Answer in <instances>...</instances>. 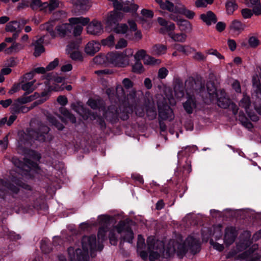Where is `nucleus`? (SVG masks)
Returning a JSON list of instances; mask_svg holds the SVG:
<instances>
[{
	"instance_id": "nucleus-5",
	"label": "nucleus",
	"mask_w": 261,
	"mask_h": 261,
	"mask_svg": "<svg viewBox=\"0 0 261 261\" xmlns=\"http://www.w3.org/2000/svg\"><path fill=\"white\" fill-rule=\"evenodd\" d=\"M173 244L176 249L175 253L179 259H182L189 250L192 254L195 255L201 250L198 241L191 236H189L183 242L176 241Z\"/></svg>"
},
{
	"instance_id": "nucleus-2",
	"label": "nucleus",
	"mask_w": 261,
	"mask_h": 261,
	"mask_svg": "<svg viewBox=\"0 0 261 261\" xmlns=\"http://www.w3.org/2000/svg\"><path fill=\"white\" fill-rule=\"evenodd\" d=\"M81 244L82 250L80 248H76L74 251V248L72 247H70L68 249L70 255L71 250L74 253L73 256H70V261H89V249L93 250L96 247V237L95 236H84L82 237Z\"/></svg>"
},
{
	"instance_id": "nucleus-33",
	"label": "nucleus",
	"mask_w": 261,
	"mask_h": 261,
	"mask_svg": "<svg viewBox=\"0 0 261 261\" xmlns=\"http://www.w3.org/2000/svg\"><path fill=\"white\" fill-rule=\"evenodd\" d=\"M17 29L18 31L21 30V27H20V22H18L17 20L11 21L8 23L6 26V31L9 32H14L17 31Z\"/></svg>"
},
{
	"instance_id": "nucleus-54",
	"label": "nucleus",
	"mask_w": 261,
	"mask_h": 261,
	"mask_svg": "<svg viewBox=\"0 0 261 261\" xmlns=\"http://www.w3.org/2000/svg\"><path fill=\"white\" fill-rule=\"evenodd\" d=\"M160 60L154 58L147 55L145 59H144V63L146 65H154L160 63Z\"/></svg>"
},
{
	"instance_id": "nucleus-34",
	"label": "nucleus",
	"mask_w": 261,
	"mask_h": 261,
	"mask_svg": "<svg viewBox=\"0 0 261 261\" xmlns=\"http://www.w3.org/2000/svg\"><path fill=\"white\" fill-rule=\"evenodd\" d=\"M179 29L182 31H189L191 30V24L190 22L186 19L181 18L177 23Z\"/></svg>"
},
{
	"instance_id": "nucleus-47",
	"label": "nucleus",
	"mask_w": 261,
	"mask_h": 261,
	"mask_svg": "<svg viewBox=\"0 0 261 261\" xmlns=\"http://www.w3.org/2000/svg\"><path fill=\"white\" fill-rule=\"evenodd\" d=\"M49 121L59 130H62L65 127L64 125L55 117H49Z\"/></svg>"
},
{
	"instance_id": "nucleus-29",
	"label": "nucleus",
	"mask_w": 261,
	"mask_h": 261,
	"mask_svg": "<svg viewBox=\"0 0 261 261\" xmlns=\"http://www.w3.org/2000/svg\"><path fill=\"white\" fill-rule=\"evenodd\" d=\"M252 86L255 96L259 99H261V83L260 80L253 77L252 79Z\"/></svg>"
},
{
	"instance_id": "nucleus-14",
	"label": "nucleus",
	"mask_w": 261,
	"mask_h": 261,
	"mask_svg": "<svg viewBox=\"0 0 261 261\" xmlns=\"http://www.w3.org/2000/svg\"><path fill=\"white\" fill-rule=\"evenodd\" d=\"M114 9L108 13L106 22L108 27L112 28L120 21L124 17L123 13Z\"/></svg>"
},
{
	"instance_id": "nucleus-49",
	"label": "nucleus",
	"mask_w": 261,
	"mask_h": 261,
	"mask_svg": "<svg viewBox=\"0 0 261 261\" xmlns=\"http://www.w3.org/2000/svg\"><path fill=\"white\" fill-rule=\"evenodd\" d=\"M68 54L70 55V57L72 60L74 61H82L83 57L81 52L78 50L71 51L68 50Z\"/></svg>"
},
{
	"instance_id": "nucleus-40",
	"label": "nucleus",
	"mask_w": 261,
	"mask_h": 261,
	"mask_svg": "<svg viewBox=\"0 0 261 261\" xmlns=\"http://www.w3.org/2000/svg\"><path fill=\"white\" fill-rule=\"evenodd\" d=\"M36 96L35 94L31 95L29 96H26V95H23V96L18 98L16 101L18 102L20 105H23L34 100L36 99Z\"/></svg>"
},
{
	"instance_id": "nucleus-3",
	"label": "nucleus",
	"mask_w": 261,
	"mask_h": 261,
	"mask_svg": "<svg viewBox=\"0 0 261 261\" xmlns=\"http://www.w3.org/2000/svg\"><path fill=\"white\" fill-rule=\"evenodd\" d=\"M207 92L211 101L215 103L222 109H228L231 103V100L224 89H217L214 82L208 81L206 85Z\"/></svg>"
},
{
	"instance_id": "nucleus-15",
	"label": "nucleus",
	"mask_w": 261,
	"mask_h": 261,
	"mask_svg": "<svg viewBox=\"0 0 261 261\" xmlns=\"http://www.w3.org/2000/svg\"><path fill=\"white\" fill-rule=\"evenodd\" d=\"M87 32L88 34L94 35H99L102 32V26L100 21L94 20L87 27Z\"/></svg>"
},
{
	"instance_id": "nucleus-35",
	"label": "nucleus",
	"mask_w": 261,
	"mask_h": 261,
	"mask_svg": "<svg viewBox=\"0 0 261 261\" xmlns=\"http://www.w3.org/2000/svg\"><path fill=\"white\" fill-rule=\"evenodd\" d=\"M109 230V227L100 226L97 232L98 239L100 240L102 242L106 241L107 239V233Z\"/></svg>"
},
{
	"instance_id": "nucleus-36",
	"label": "nucleus",
	"mask_w": 261,
	"mask_h": 261,
	"mask_svg": "<svg viewBox=\"0 0 261 261\" xmlns=\"http://www.w3.org/2000/svg\"><path fill=\"white\" fill-rule=\"evenodd\" d=\"M35 82V80L29 82H27L22 84L21 89L25 91L24 93V95H27L32 93L34 90L33 85Z\"/></svg>"
},
{
	"instance_id": "nucleus-45",
	"label": "nucleus",
	"mask_w": 261,
	"mask_h": 261,
	"mask_svg": "<svg viewBox=\"0 0 261 261\" xmlns=\"http://www.w3.org/2000/svg\"><path fill=\"white\" fill-rule=\"evenodd\" d=\"M132 71L137 74H141L144 71V67L141 61H136L132 65Z\"/></svg>"
},
{
	"instance_id": "nucleus-44",
	"label": "nucleus",
	"mask_w": 261,
	"mask_h": 261,
	"mask_svg": "<svg viewBox=\"0 0 261 261\" xmlns=\"http://www.w3.org/2000/svg\"><path fill=\"white\" fill-rule=\"evenodd\" d=\"M81 113L80 115L82 116L83 118L85 120L88 119L90 116H92L93 118V115H95L96 113L92 112L88 108H86L83 106L81 107Z\"/></svg>"
},
{
	"instance_id": "nucleus-55",
	"label": "nucleus",
	"mask_w": 261,
	"mask_h": 261,
	"mask_svg": "<svg viewBox=\"0 0 261 261\" xmlns=\"http://www.w3.org/2000/svg\"><path fill=\"white\" fill-rule=\"evenodd\" d=\"M146 56V53L145 50H139L134 55L135 61H141V60L144 61V59H145Z\"/></svg>"
},
{
	"instance_id": "nucleus-63",
	"label": "nucleus",
	"mask_w": 261,
	"mask_h": 261,
	"mask_svg": "<svg viewBox=\"0 0 261 261\" xmlns=\"http://www.w3.org/2000/svg\"><path fill=\"white\" fill-rule=\"evenodd\" d=\"M242 124L249 130L251 131L253 128V124L249 120V119L244 116L243 119L241 120Z\"/></svg>"
},
{
	"instance_id": "nucleus-53",
	"label": "nucleus",
	"mask_w": 261,
	"mask_h": 261,
	"mask_svg": "<svg viewBox=\"0 0 261 261\" xmlns=\"http://www.w3.org/2000/svg\"><path fill=\"white\" fill-rule=\"evenodd\" d=\"M115 42V37L113 35L111 34L106 39L101 40V44L103 46H113Z\"/></svg>"
},
{
	"instance_id": "nucleus-25",
	"label": "nucleus",
	"mask_w": 261,
	"mask_h": 261,
	"mask_svg": "<svg viewBox=\"0 0 261 261\" xmlns=\"http://www.w3.org/2000/svg\"><path fill=\"white\" fill-rule=\"evenodd\" d=\"M105 119L103 116H102L97 114L93 115V119L96 120V124L97 127L102 132H104L107 128V124Z\"/></svg>"
},
{
	"instance_id": "nucleus-24",
	"label": "nucleus",
	"mask_w": 261,
	"mask_h": 261,
	"mask_svg": "<svg viewBox=\"0 0 261 261\" xmlns=\"http://www.w3.org/2000/svg\"><path fill=\"white\" fill-rule=\"evenodd\" d=\"M75 7L81 12L88 11L91 7V0H77Z\"/></svg>"
},
{
	"instance_id": "nucleus-62",
	"label": "nucleus",
	"mask_w": 261,
	"mask_h": 261,
	"mask_svg": "<svg viewBox=\"0 0 261 261\" xmlns=\"http://www.w3.org/2000/svg\"><path fill=\"white\" fill-rule=\"evenodd\" d=\"M110 243L113 245H116L118 241L116 233L113 230H111L109 233Z\"/></svg>"
},
{
	"instance_id": "nucleus-57",
	"label": "nucleus",
	"mask_w": 261,
	"mask_h": 261,
	"mask_svg": "<svg viewBox=\"0 0 261 261\" xmlns=\"http://www.w3.org/2000/svg\"><path fill=\"white\" fill-rule=\"evenodd\" d=\"M20 105L16 100L13 103H12L10 108V112L12 114H18L20 113Z\"/></svg>"
},
{
	"instance_id": "nucleus-38",
	"label": "nucleus",
	"mask_w": 261,
	"mask_h": 261,
	"mask_svg": "<svg viewBox=\"0 0 261 261\" xmlns=\"http://www.w3.org/2000/svg\"><path fill=\"white\" fill-rule=\"evenodd\" d=\"M152 49L155 54L160 55L165 54L166 53L167 48L165 45L162 44H156L153 45Z\"/></svg>"
},
{
	"instance_id": "nucleus-7",
	"label": "nucleus",
	"mask_w": 261,
	"mask_h": 261,
	"mask_svg": "<svg viewBox=\"0 0 261 261\" xmlns=\"http://www.w3.org/2000/svg\"><path fill=\"white\" fill-rule=\"evenodd\" d=\"M10 181H4L3 179L0 180V182L2 184L4 189H0V197L4 200H6L10 192L11 194H16L19 191V188L21 187L27 191H31L32 190V187L24 182L20 178L16 177H13Z\"/></svg>"
},
{
	"instance_id": "nucleus-56",
	"label": "nucleus",
	"mask_w": 261,
	"mask_h": 261,
	"mask_svg": "<svg viewBox=\"0 0 261 261\" xmlns=\"http://www.w3.org/2000/svg\"><path fill=\"white\" fill-rule=\"evenodd\" d=\"M7 236L10 242H17V241L21 238V237L19 234H17L13 231H9L8 233Z\"/></svg>"
},
{
	"instance_id": "nucleus-6",
	"label": "nucleus",
	"mask_w": 261,
	"mask_h": 261,
	"mask_svg": "<svg viewBox=\"0 0 261 261\" xmlns=\"http://www.w3.org/2000/svg\"><path fill=\"white\" fill-rule=\"evenodd\" d=\"M130 113V110L127 107H117L112 105L103 111V116L107 121L114 124L118 123L119 119L127 120Z\"/></svg>"
},
{
	"instance_id": "nucleus-50",
	"label": "nucleus",
	"mask_w": 261,
	"mask_h": 261,
	"mask_svg": "<svg viewBox=\"0 0 261 261\" xmlns=\"http://www.w3.org/2000/svg\"><path fill=\"white\" fill-rule=\"evenodd\" d=\"M54 22H47L44 24V28L48 32V33L50 34L53 38H54L56 37V33L55 31L54 30Z\"/></svg>"
},
{
	"instance_id": "nucleus-52",
	"label": "nucleus",
	"mask_w": 261,
	"mask_h": 261,
	"mask_svg": "<svg viewBox=\"0 0 261 261\" xmlns=\"http://www.w3.org/2000/svg\"><path fill=\"white\" fill-rule=\"evenodd\" d=\"M156 109L153 107H149L146 109V115L150 120H154L156 117Z\"/></svg>"
},
{
	"instance_id": "nucleus-46",
	"label": "nucleus",
	"mask_w": 261,
	"mask_h": 261,
	"mask_svg": "<svg viewBox=\"0 0 261 261\" xmlns=\"http://www.w3.org/2000/svg\"><path fill=\"white\" fill-rule=\"evenodd\" d=\"M20 46L21 44L20 43L13 42L9 47L7 48L5 50V51L6 54H11L13 53H16L20 50Z\"/></svg>"
},
{
	"instance_id": "nucleus-27",
	"label": "nucleus",
	"mask_w": 261,
	"mask_h": 261,
	"mask_svg": "<svg viewBox=\"0 0 261 261\" xmlns=\"http://www.w3.org/2000/svg\"><path fill=\"white\" fill-rule=\"evenodd\" d=\"M33 207L36 210H47L48 206L45 202L40 198H37L31 203Z\"/></svg>"
},
{
	"instance_id": "nucleus-37",
	"label": "nucleus",
	"mask_w": 261,
	"mask_h": 261,
	"mask_svg": "<svg viewBox=\"0 0 261 261\" xmlns=\"http://www.w3.org/2000/svg\"><path fill=\"white\" fill-rule=\"evenodd\" d=\"M61 113L70 122L72 123H75L76 121V119L75 116L72 114L66 108H63L60 111Z\"/></svg>"
},
{
	"instance_id": "nucleus-31",
	"label": "nucleus",
	"mask_w": 261,
	"mask_h": 261,
	"mask_svg": "<svg viewBox=\"0 0 261 261\" xmlns=\"http://www.w3.org/2000/svg\"><path fill=\"white\" fill-rule=\"evenodd\" d=\"M99 224L100 226L109 227L112 220V217L107 215H101L98 217Z\"/></svg>"
},
{
	"instance_id": "nucleus-17",
	"label": "nucleus",
	"mask_w": 261,
	"mask_h": 261,
	"mask_svg": "<svg viewBox=\"0 0 261 261\" xmlns=\"http://www.w3.org/2000/svg\"><path fill=\"white\" fill-rule=\"evenodd\" d=\"M159 251L162 254L164 257L168 258L172 256L176 252L174 244L171 245L169 243L165 247L163 244H161Z\"/></svg>"
},
{
	"instance_id": "nucleus-16",
	"label": "nucleus",
	"mask_w": 261,
	"mask_h": 261,
	"mask_svg": "<svg viewBox=\"0 0 261 261\" xmlns=\"http://www.w3.org/2000/svg\"><path fill=\"white\" fill-rule=\"evenodd\" d=\"M238 233L234 227H227L225 230L224 236V242L228 245H231L235 241Z\"/></svg>"
},
{
	"instance_id": "nucleus-11",
	"label": "nucleus",
	"mask_w": 261,
	"mask_h": 261,
	"mask_svg": "<svg viewBox=\"0 0 261 261\" xmlns=\"http://www.w3.org/2000/svg\"><path fill=\"white\" fill-rule=\"evenodd\" d=\"M167 5L163 4L164 8L167 9V10L169 12H174L175 13H179V14L184 15L187 18L192 19L195 15V12L188 9L184 5L178 4L179 5H176L175 6L173 3H167Z\"/></svg>"
},
{
	"instance_id": "nucleus-41",
	"label": "nucleus",
	"mask_w": 261,
	"mask_h": 261,
	"mask_svg": "<svg viewBox=\"0 0 261 261\" xmlns=\"http://www.w3.org/2000/svg\"><path fill=\"white\" fill-rule=\"evenodd\" d=\"M40 249L44 254H48L52 251V246L50 243L42 240L40 243Z\"/></svg>"
},
{
	"instance_id": "nucleus-1",
	"label": "nucleus",
	"mask_w": 261,
	"mask_h": 261,
	"mask_svg": "<svg viewBox=\"0 0 261 261\" xmlns=\"http://www.w3.org/2000/svg\"><path fill=\"white\" fill-rule=\"evenodd\" d=\"M196 146H187L178 153V166L174 173L175 176L177 178L178 182L184 181L192 171L191 162L188 156L190 152H193L192 150Z\"/></svg>"
},
{
	"instance_id": "nucleus-61",
	"label": "nucleus",
	"mask_w": 261,
	"mask_h": 261,
	"mask_svg": "<svg viewBox=\"0 0 261 261\" xmlns=\"http://www.w3.org/2000/svg\"><path fill=\"white\" fill-rule=\"evenodd\" d=\"M42 5V2L41 0H32L29 5V7L33 11H36L40 8Z\"/></svg>"
},
{
	"instance_id": "nucleus-10",
	"label": "nucleus",
	"mask_w": 261,
	"mask_h": 261,
	"mask_svg": "<svg viewBox=\"0 0 261 261\" xmlns=\"http://www.w3.org/2000/svg\"><path fill=\"white\" fill-rule=\"evenodd\" d=\"M69 24H71V29L70 30V35L72 34L74 36H80L83 31V25H87L89 23V18L86 17H71L69 19Z\"/></svg>"
},
{
	"instance_id": "nucleus-8",
	"label": "nucleus",
	"mask_w": 261,
	"mask_h": 261,
	"mask_svg": "<svg viewBox=\"0 0 261 261\" xmlns=\"http://www.w3.org/2000/svg\"><path fill=\"white\" fill-rule=\"evenodd\" d=\"M13 165L18 168V172L26 178L32 179L34 173L40 169L38 164L27 158H23V161L14 156L12 158Z\"/></svg>"
},
{
	"instance_id": "nucleus-60",
	"label": "nucleus",
	"mask_w": 261,
	"mask_h": 261,
	"mask_svg": "<svg viewBox=\"0 0 261 261\" xmlns=\"http://www.w3.org/2000/svg\"><path fill=\"white\" fill-rule=\"evenodd\" d=\"M248 44L251 47L256 48L259 45L260 41L256 37L251 36L248 39Z\"/></svg>"
},
{
	"instance_id": "nucleus-30",
	"label": "nucleus",
	"mask_w": 261,
	"mask_h": 261,
	"mask_svg": "<svg viewBox=\"0 0 261 261\" xmlns=\"http://www.w3.org/2000/svg\"><path fill=\"white\" fill-rule=\"evenodd\" d=\"M225 8L228 15H232L238 8V5L235 0L227 1L225 3Z\"/></svg>"
},
{
	"instance_id": "nucleus-12",
	"label": "nucleus",
	"mask_w": 261,
	"mask_h": 261,
	"mask_svg": "<svg viewBox=\"0 0 261 261\" xmlns=\"http://www.w3.org/2000/svg\"><path fill=\"white\" fill-rule=\"evenodd\" d=\"M159 119L171 120L174 118L173 111L164 99L158 103Z\"/></svg>"
},
{
	"instance_id": "nucleus-13",
	"label": "nucleus",
	"mask_w": 261,
	"mask_h": 261,
	"mask_svg": "<svg viewBox=\"0 0 261 261\" xmlns=\"http://www.w3.org/2000/svg\"><path fill=\"white\" fill-rule=\"evenodd\" d=\"M108 63L115 66L125 67L128 65V61L124 58L122 54L120 51H111L107 54Z\"/></svg>"
},
{
	"instance_id": "nucleus-43",
	"label": "nucleus",
	"mask_w": 261,
	"mask_h": 261,
	"mask_svg": "<svg viewBox=\"0 0 261 261\" xmlns=\"http://www.w3.org/2000/svg\"><path fill=\"white\" fill-rule=\"evenodd\" d=\"M94 62L98 65H102L106 64L107 62L108 63V58L107 57V54L106 55L104 54H100L96 56L93 59Z\"/></svg>"
},
{
	"instance_id": "nucleus-42",
	"label": "nucleus",
	"mask_w": 261,
	"mask_h": 261,
	"mask_svg": "<svg viewBox=\"0 0 261 261\" xmlns=\"http://www.w3.org/2000/svg\"><path fill=\"white\" fill-rule=\"evenodd\" d=\"M229 28L230 30H233L234 31H241L244 30L243 23L237 19L231 22Z\"/></svg>"
},
{
	"instance_id": "nucleus-26",
	"label": "nucleus",
	"mask_w": 261,
	"mask_h": 261,
	"mask_svg": "<svg viewBox=\"0 0 261 261\" xmlns=\"http://www.w3.org/2000/svg\"><path fill=\"white\" fill-rule=\"evenodd\" d=\"M44 79L48 81L45 83L46 85H49V81H53L57 83H61L65 80L64 77L57 76V73L54 74V72L47 73L44 75Z\"/></svg>"
},
{
	"instance_id": "nucleus-59",
	"label": "nucleus",
	"mask_w": 261,
	"mask_h": 261,
	"mask_svg": "<svg viewBox=\"0 0 261 261\" xmlns=\"http://www.w3.org/2000/svg\"><path fill=\"white\" fill-rule=\"evenodd\" d=\"M81 40H79L71 42L70 43H69L67 45V52L68 51V50H70V51H73V50L75 49H78L80 46L79 44L81 43Z\"/></svg>"
},
{
	"instance_id": "nucleus-22",
	"label": "nucleus",
	"mask_w": 261,
	"mask_h": 261,
	"mask_svg": "<svg viewBox=\"0 0 261 261\" xmlns=\"http://www.w3.org/2000/svg\"><path fill=\"white\" fill-rule=\"evenodd\" d=\"M174 91L175 96L178 98L182 97L185 94V87L183 85L182 82L179 80L177 79L174 83Z\"/></svg>"
},
{
	"instance_id": "nucleus-39",
	"label": "nucleus",
	"mask_w": 261,
	"mask_h": 261,
	"mask_svg": "<svg viewBox=\"0 0 261 261\" xmlns=\"http://www.w3.org/2000/svg\"><path fill=\"white\" fill-rule=\"evenodd\" d=\"M250 105L251 100L249 96L244 95L243 98L239 102V106L244 108L246 112L247 113V111L249 109Z\"/></svg>"
},
{
	"instance_id": "nucleus-64",
	"label": "nucleus",
	"mask_w": 261,
	"mask_h": 261,
	"mask_svg": "<svg viewBox=\"0 0 261 261\" xmlns=\"http://www.w3.org/2000/svg\"><path fill=\"white\" fill-rule=\"evenodd\" d=\"M161 257V253L157 251H149V261H155Z\"/></svg>"
},
{
	"instance_id": "nucleus-19",
	"label": "nucleus",
	"mask_w": 261,
	"mask_h": 261,
	"mask_svg": "<svg viewBox=\"0 0 261 261\" xmlns=\"http://www.w3.org/2000/svg\"><path fill=\"white\" fill-rule=\"evenodd\" d=\"M100 46L101 45L99 42L94 41H90L86 45L85 51L88 55L93 56L99 51Z\"/></svg>"
},
{
	"instance_id": "nucleus-21",
	"label": "nucleus",
	"mask_w": 261,
	"mask_h": 261,
	"mask_svg": "<svg viewBox=\"0 0 261 261\" xmlns=\"http://www.w3.org/2000/svg\"><path fill=\"white\" fill-rule=\"evenodd\" d=\"M43 42V39L40 38L32 43V45L35 47L33 55L35 57H39L41 54L45 51V48L42 45Z\"/></svg>"
},
{
	"instance_id": "nucleus-4",
	"label": "nucleus",
	"mask_w": 261,
	"mask_h": 261,
	"mask_svg": "<svg viewBox=\"0 0 261 261\" xmlns=\"http://www.w3.org/2000/svg\"><path fill=\"white\" fill-rule=\"evenodd\" d=\"M50 129L45 125H41L37 129H32L25 134L20 141L25 146H30L34 140L40 142H50L53 139L52 135L49 134Z\"/></svg>"
},
{
	"instance_id": "nucleus-51",
	"label": "nucleus",
	"mask_w": 261,
	"mask_h": 261,
	"mask_svg": "<svg viewBox=\"0 0 261 261\" xmlns=\"http://www.w3.org/2000/svg\"><path fill=\"white\" fill-rule=\"evenodd\" d=\"M147 249L148 250L152 251L154 250H158L160 248H158V245H156L155 241L154 239L148 238L147 240Z\"/></svg>"
},
{
	"instance_id": "nucleus-23",
	"label": "nucleus",
	"mask_w": 261,
	"mask_h": 261,
	"mask_svg": "<svg viewBox=\"0 0 261 261\" xmlns=\"http://www.w3.org/2000/svg\"><path fill=\"white\" fill-rule=\"evenodd\" d=\"M71 29V24L69 23H64L62 25H57L55 30L61 37H64L66 35H70V30Z\"/></svg>"
},
{
	"instance_id": "nucleus-9",
	"label": "nucleus",
	"mask_w": 261,
	"mask_h": 261,
	"mask_svg": "<svg viewBox=\"0 0 261 261\" xmlns=\"http://www.w3.org/2000/svg\"><path fill=\"white\" fill-rule=\"evenodd\" d=\"M158 22L160 25L163 27V28L161 29V32L163 33H164L165 32H168V36L174 41L184 42L186 41L187 38L186 34H175L173 32L175 29V24L173 22L169 23L167 20L162 17H158Z\"/></svg>"
},
{
	"instance_id": "nucleus-20",
	"label": "nucleus",
	"mask_w": 261,
	"mask_h": 261,
	"mask_svg": "<svg viewBox=\"0 0 261 261\" xmlns=\"http://www.w3.org/2000/svg\"><path fill=\"white\" fill-rule=\"evenodd\" d=\"M183 107L188 114H191L193 112V109L196 107L195 99L192 96H189L187 100L183 103Z\"/></svg>"
},
{
	"instance_id": "nucleus-18",
	"label": "nucleus",
	"mask_w": 261,
	"mask_h": 261,
	"mask_svg": "<svg viewBox=\"0 0 261 261\" xmlns=\"http://www.w3.org/2000/svg\"><path fill=\"white\" fill-rule=\"evenodd\" d=\"M200 18L207 25L216 23L217 21L216 14L212 11H208L206 13L201 14Z\"/></svg>"
},
{
	"instance_id": "nucleus-32",
	"label": "nucleus",
	"mask_w": 261,
	"mask_h": 261,
	"mask_svg": "<svg viewBox=\"0 0 261 261\" xmlns=\"http://www.w3.org/2000/svg\"><path fill=\"white\" fill-rule=\"evenodd\" d=\"M128 26L126 23H117L113 28L114 32L117 34H124L128 31Z\"/></svg>"
},
{
	"instance_id": "nucleus-58",
	"label": "nucleus",
	"mask_w": 261,
	"mask_h": 261,
	"mask_svg": "<svg viewBox=\"0 0 261 261\" xmlns=\"http://www.w3.org/2000/svg\"><path fill=\"white\" fill-rule=\"evenodd\" d=\"M145 240L143 239L141 234L138 236V241L137 244V251L139 252V250H142L145 247Z\"/></svg>"
},
{
	"instance_id": "nucleus-28",
	"label": "nucleus",
	"mask_w": 261,
	"mask_h": 261,
	"mask_svg": "<svg viewBox=\"0 0 261 261\" xmlns=\"http://www.w3.org/2000/svg\"><path fill=\"white\" fill-rule=\"evenodd\" d=\"M124 233V235L120 238L121 242L123 241L132 244L134 239V233L132 227H128Z\"/></svg>"
},
{
	"instance_id": "nucleus-48",
	"label": "nucleus",
	"mask_w": 261,
	"mask_h": 261,
	"mask_svg": "<svg viewBox=\"0 0 261 261\" xmlns=\"http://www.w3.org/2000/svg\"><path fill=\"white\" fill-rule=\"evenodd\" d=\"M128 227H130L128 225H126L124 221H120L118 224L115 226L117 232L119 234L126 232V230Z\"/></svg>"
}]
</instances>
